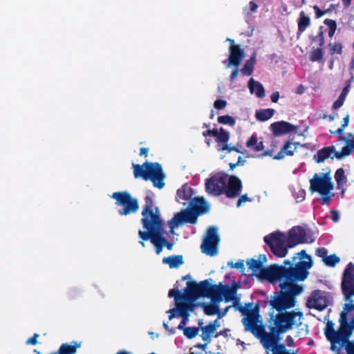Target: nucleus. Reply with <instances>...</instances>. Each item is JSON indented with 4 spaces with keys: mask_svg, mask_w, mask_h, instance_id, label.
<instances>
[{
    "mask_svg": "<svg viewBox=\"0 0 354 354\" xmlns=\"http://www.w3.org/2000/svg\"><path fill=\"white\" fill-rule=\"evenodd\" d=\"M233 307L238 310L245 317L242 319V323L245 330L251 332L254 335L260 339L261 343L266 335H274L272 333H267L264 330L262 324V319L259 315L258 308L253 307L252 303L246 304L242 306L240 304V297H237L236 292L234 294L233 299Z\"/></svg>",
    "mask_w": 354,
    "mask_h": 354,
    "instance_id": "obj_5",
    "label": "nucleus"
},
{
    "mask_svg": "<svg viewBox=\"0 0 354 354\" xmlns=\"http://www.w3.org/2000/svg\"><path fill=\"white\" fill-rule=\"evenodd\" d=\"M348 122L349 115L346 114L343 118V124L341 127L338 128L335 131H331L333 133L338 134L339 136V140L344 141L346 144L339 153L336 154V158L337 160L343 159L346 156H349L354 151V135L350 133H348L346 137L342 136L344 129L348 126Z\"/></svg>",
    "mask_w": 354,
    "mask_h": 354,
    "instance_id": "obj_12",
    "label": "nucleus"
},
{
    "mask_svg": "<svg viewBox=\"0 0 354 354\" xmlns=\"http://www.w3.org/2000/svg\"><path fill=\"white\" fill-rule=\"evenodd\" d=\"M313 42H315L319 47L322 48L325 44L324 34V26H321L319 28L318 34L311 38Z\"/></svg>",
    "mask_w": 354,
    "mask_h": 354,
    "instance_id": "obj_36",
    "label": "nucleus"
},
{
    "mask_svg": "<svg viewBox=\"0 0 354 354\" xmlns=\"http://www.w3.org/2000/svg\"><path fill=\"white\" fill-rule=\"evenodd\" d=\"M193 194L192 187L187 184H185L176 192V201L184 205L186 204L189 205L190 201L193 199Z\"/></svg>",
    "mask_w": 354,
    "mask_h": 354,
    "instance_id": "obj_22",
    "label": "nucleus"
},
{
    "mask_svg": "<svg viewBox=\"0 0 354 354\" xmlns=\"http://www.w3.org/2000/svg\"><path fill=\"white\" fill-rule=\"evenodd\" d=\"M147 153H148V149L147 148H142L140 149V155H141V156H142V155L147 156Z\"/></svg>",
    "mask_w": 354,
    "mask_h": 354,
    "instance_id": "obj_64",
    "label": "nucleus"
},
{
    "mask_svg": "<svg viewBox=\"0 0 354 354\" xmlns=\"http://www.w3.org/2000/svg\"><path fill=\"white\" fill-rule=\"evenodd\" d=\"M344 100H345V98H344L343 96L342 97L339 96L337 100L333 103V108L334 109H337L340 108L343 105Z\"/></svg>",
    "mask_w": 354,
    "mask_h": 354,
    "instance_id": "obj_47",
    "label": "nucleus"
},
{
    "mask_svg": "<svg viewBox=\"0 0 354 354\" xmlns=\"http://www.w3.org/2000/svg\"><path fill=\"white\" fill-rule=\"evenodd\" d=\"M176 307L171 309H169L168 311H167V313H169V319L171 320L173 318L177 317V315L178 313V309L177 306V303L175 302Z\"/></svg>",
    "mask_w": 354,
    "mask_h": 354,
    "instance_id": "obj_44",
    "label": "nucleus"
},
{
    "mask_svg": "<svg viewBox=\"0 0 354 354\" xmlns=\"http://www.w3.org/2000/svg\"><path fill=\"white\" fill-rule=\"evenodd\" d=\"M141 223L145 231L139 230V237L143 241L150 240L156 248L157 254H160L165 246L171 250L174 243L167 241L163 236V223L159 209L153 205L151 199L146 197V205L142 211Z\"/></svg>",
    "mask_w": 354,
    "mask_h": 354,
    "instance_id": "obj_3",
    "label": "nucleus"
},
{
    "mask_svg": "<svg viewBox=\"0 0 354 354\" xmlns=\"http://www.w3.org/2000/svg\"><path fill=\"white\" fill-rule=\"evenodd\" d=\"M324 52L322 48H317L312 50L310 54V60L311 62H321L323 59Z\"/></svg>",
    "mask_w": 354,
    "mask_h": 354,
    "instance_id": "obj_35",
    "label": "nucleus"
},
{
    "mask_svg": "<svg viewBox=\"0 0 354 354\" xmlns=\"http://www.w3.org/2000/svg\"><path fill=\"white\" fill-rule=\"evenodd\" d=\"M335 178L337 184V188L340 189L347 181V178L344 175V171L342 168L338 169L335 174Z\"/></svg>",
    "mask_w": 354,
    "mask_h": 354,
    "instance_id": "obj_34",
    "label": "nucleus"
},
{
    "mask_svg": "<svg viewBox=\"0 0 354 354\" xmlns=\"http://www.w3.org/2000/svg\"><path fill=\"white\" fill-rule=\"evenodd\" d=\"M162 263L168 265L170 268H178L184 263L182 255H171L162 259Z\"/></svg>",
    "mask_w": 354,
    "mask_h": 354,
    "instance_id": "obj_28",
    "label": "nucleus"
},
{
    "mask_svg": "<svg viewBox=\"0 0 354 354\" xmlns=\"http://www.w3.org/2000/svg\"><path fill=\"white\" fill-rule=\"evenodd\" d=\"M227 104V102L224 100L218 99L214 103V106L217 110L223 109Z\"/></svg>",
    "mask_w": 354,
    "mask_h": 354,
    "instance_id": "obj_43",
    "label": "nucleus"
},
{
    "mask_svg": "<svg viewBox=\"0 0 354 354\" xmlns=\"http://www.w3.org/2000/svg\"><path fill=\"white\" fill-rule=\"evenodd\" d=\"M218 121L220 123L228 124L230 126H232L234 124V120L229 115L219 116L218 118Z\"/></svg>",
    "mask_w": 354,
    "mask_h": 354,
    "instance_id": "obj_41",
    "label": "nucleus"
},
{
    "mask_svg": "<svg viewBox=\"0 0 354 354\" xmlns=\"http://www.w3.org/2000/svg\"><path fill=\"white\" fill-rule=\"evenodd\" d=\"M287 234L289 248H291L300 243H309L314 241V239L299 226L292 227Z\"/></svg>",
    "mask_w": 354,
    "mask_h": 354,
    "instance_id": "obj_16",
    "label": "nucleus"
},
{
    "mask_svg": "<svg viewBox=\"0 0 354 354\" xmlns=\"http://www.w3.org/2000/svg\"><path fill=\"white\" fill-rule=\"evenodd\" d=\"M298 29L297 37L301 35L310 25V18L307 16L304 11L300 12L297 19Z\"/></svg>",
    "mask_w": 354,
    "mask_h": 354,
    "instance_id": "obj_29",
    "label": "nucleus"
},
{
    "mask_svg": "<svg viewBox=\"0 0 354 354\" xmlns=\"http://www.w3.org/2000/svg\"><path fill=\"white\" fill-rule=\"evenodd\" d=\"M202 321H199L198 325L201 326L202 333L201 337L202 339L206 342V344L210 343L212 340V336L215 333V328L209 324L205 326H202Z\"/></svg>",
    "mask_w": 354,
    "mask_h": 354,
    "instance_id": "obj_30",
    "label": "nucleus"
},
{
    "mask_svg": "<svg viewBox=\"0 0 354 354\" xmlns=\"http://www.w3.org/2000/svg\"><path fill=\"white\" fill-rule=\"evenodd\" d=\"M203 136H209L214 137L218 142V151L227 150L229 152L232 151H236L239 152V151L236 148L229 147L228 145H227V142L229 140V133L225 131L223 128H221L219 130H207L203 132Z\"/></svg>",
    "mask_w": 354,
    "mask_h": 354,
    "instance_id": "obj_18",
    "label": "nucleus"
},
{
    "mask_svg": "<svg viewBox=\"0 0 354 354\" xmlns=\"http://www.w3.org/2000/svg\"><path fill=\"white\" fill-rule=\"evenodd\" d=\"M286 342L288 346H294V339H292V337L291 336H290V335L287 336Z\"/></svg>",
    "mask_w": 354,
    "mask_h": 354,
    "instance_id": "obj_57",
    "label": "nucleus"
},
{
    "mask_svg": "<svg viewBox=\"0 0 354 354\" xmlns=\"http://www.w3.org/2000/svg\"><path fill=\"white\" fill-rule=\"evenodd\" d=\"M305 89H306V88L302 84H300L297 87L296 93L297 94L301 95V94L304 93V92L305 91Z\"/></svg>",
    "mask_w": 354,
    "mask_h": 354,
    "instance_id": "obj_59",
    "label": "nucleus"
},
{
    "mask_svg": "<svg viewBox=\"0 0 354 354\" xmlns=\"http://www.w3.org/2000/svg\"><path fill=\"white\" fill-rule=\"evenodd\" d=\"M273 115V112H256V118L258 120L264 122L270 118H271Z\"/></svg>",
    "mask_w": 354,
    "mask_h": 354,
    "instance_id": "obj_40",
    "label": "nucleus"
},
{
    "mask_svg": "<svg viewBox=\"0 0 354 354\" xmlns=\"http://www.w3.org/2000/svg\"><path fill=\"white\" fill-rule=\"evenodd\" d=\"M242 188V182L236 176H228L225 193L229 198H234L239 194Z\"/></svg>",
    "mask_w": 354,
    "mask_h": 354,
    "instance_id": "obj_21",
    "label": "nucleus"
},
{
    "mask_svg": "<svg viewBox=\"0 0 354 354\" xmlns=\"http://www.w3.org/2000/svg\"><path fill=\"white\" fill-rule=\"evenodd\" d=\"M328 53L330 55H334L335 54L342 55L343 52V45L341 42H330L328 44Z\"/></svg>",
    "mask_w": 354,
    "mask_h": 354,
    "instance_id": "obj_33",
    "label": "nucleus"
},
{
    "mask_svg": "<svg viewBox=\"0 0 354 354\" xmlns=\"http://www.w3.org/2000/svg\"><path fill=\"white\" fill-rule=\"evenodd\" d=\"M163 327L165 328V329L167 331L169 332L170 334H174L175 333L176 330L174 328H169V326H168V324L166 323V322H163Z\"/></svg>",
    "mask_w": 354,
    "mask_h": 354,
    "instance_id": "obj_60",
    "label": "nucleus"
},
{
    "mask_svg": "<svg viewBox=\"0 0 354 354\" xmlns=\"http://www.w3.org/2000/svg\"><path fill=\"white\" fill-rule=\"evenodd\" d=\"M246 146L254 151H260L263 149L261 141L259 142L256 136H252L246 142Z\"/></svg>",
    "mask_w": 354,
    "mask_h": 354,
    "instance_id": "obj_32",
    "label": "nucleus"
},
{
    "mask_svg": "<svg viewBox=\"0 0 354 354\" xmlns=\"http://www.w3.org/2000/svg\"><path fill=\"white\" fill-rule=\"evenodd\" d=\"M328 304L329 299L327 292L321 290L313 292L307 301V306L309 308H315L318 310H324Z\"/></svg>",
    "mask_w": 354,
    "mask_h": 354,
    "instance_id": "obj_19",
    "label": "nucleus"
},
{
    "mask_svg": "<svg viewBox=\"0 0 354 354\" xmlns=\"http://www.w3.org/2000/svg\"><path fill=\"white\" fill-rule=\"evenodd\" d=\"M111 197L116 201V205L122 206V208L118 210L120 215H128L135 213L139 208L137 199L132 198L127 192H114Z\"/></svg>",
    "mask_w": 354,
    "mask_h": 354,
    "instance_id": "obj_11",
    "label": "nucleus"
},
{
    "mask_svg": "<svg viewBox=\"0 0 354 354\" xmlns=\"http://www.w3.org/2000/svg\"><path fill=\"white\" fill-rule=\"evenodd\" d=\"M339 153L335 151L334 146H330L319 150L314 156V159L317 162H322L328 158H336V154Z\"/></svg>",
    "mask_w": 354,
    "mask_h": 354,
    "instance_id": "obj_24",
    "label": "nucleus"
},
{
    "mask_svg": "<svg viewBox=\"0 0 354 354\" xmlns=\"http://www.w3.org/2000/svg\"><path fill=\"white\" fill-rule=\"evenodd\" d=\"M299 145V142L297 143H291L290 142H287L283 145L281 151L275 156L276 159H281L284 157V156H292L294 151L297 149V146Z\"/></svg>",
    "mask_w": 354,
    "mask_h": 354,
    "instance_id": "obj_31",
    "label": "nucleus"
},
{
    "mask_svg": "<svg viewBox=\"0 0 354 354\" xmlns=\"http://www.w3.org/2000/svg\"><path fill=\"white\" fill-rule=\"evenodd\" d=\"M219 241L217 228L210 227L207 230L201 245L202 252L211 257L216 255Z\"/></svg>",
    "mask_w": 354,
    "mask_h": 354,
    "instance_id": "obj_13",
    "label": "nucleus"
},
{
    "mask_svg": "<svg viewBox=\"0 0 354 354\" xmlns=\"http://www.w3.org/2000/svg\"><path fill=\"white\" fill-rule=\"evenodd\" d=\"M229 52V57L223 62V64L227 68H230L231 66L239 67L245 57L244 49L241 48L239 45L230 46Z\"/></svg>",
    "mask_w": 354,
    "mask_h": 354,
    "instance_id": "obj_20",
    "label": "nucleus"
},
{
    "mask_svg": "<svg viewBox=\"0 0 354 354\" xmlns=\"http://www.w3.org/2000/svg\"><path fill=\"white\" fill-rule=\"evenodd\" d=\"M177 306H178V308H179L177 317H182V320H181L180 323L179 324V325L178 326V328L181 330L184 329L185 328H186L185 325L189 320V312L192 311L194 308H190L189 306H183V305L178 306L177 304Z\"/></svg>",
    "mask_w": 354,
    "mask_h": 354,
    "instance_id": "obj_26",
    "label": "nucleus"
},
{
    "mask_svg": "<svg viewBox=\"0 0 354 354\" xmlns=\"http://www.w3.org/2000/svg\"><path fill=\"white\" fill-rule=\"evenodd\" d=\"M272 102H277L279 99V93L278 91L274 92L270 96Z\"/></svg>",
    "mask_w": 354,
    "mask_h": 354,
    "instance_id": "obj_54",
    "label": "nucleus"
},
{
    "mask_svg": "<svg viewBox=\"0 0 354 354\" xmlns=\"http://www.w3.org/2000/svg\"><path fill=\"white\" fill-rule=\"evenodd\" d=\"M297 127L284 121L274 122L270 125V129L276 136H279L293 131Z\"/></svg>",
    "mask_w": 354,
    "mask_h": 354,
    "instance_id": "obj_23",
    "label": "nucleus"
},
{
    "mask_svg": "<svg viewBox=\"0 0 354 354\" xmlns=\"http://www.w3.org/2000/svg\"><path fill=\"white\" fill-rule=\"evenodd\" d=\"M39 337V335L35 333L33 337L29 338L26 341V344H32L35 345L37 343V338Z\"/></svg>",
    "mask_w": 354,
    "mask_h": 354,
    "instance_id": "obj_52",
    "label": "nucleus"
},
{
    "mask_svg": "<svg viewBox=\"0 0 354 354\" xmlns=\"http://www.w3.org/2000/svg\"><path fill=\"white\" fill-rule=\"evenodd\" d=\"M333 188L330 171L315 174L310 180V190L321 195L323 204H328L333 196Z\"/></svg>",
    "mask_w": 354,
    "mask_h": 354,
    "instance_id": "obj_8",
    "label": "nucleus"
},
{
    "mask_svg": "<svg viewBox=\"0 0 354 354\" xmlns=\"http://www.w3.org/2000/svg\"><path fill=\"white\" fill-rule=\"evenodd\" d=\"M133 174L136 178H142L152 181L154 187L162 189L165 186V175L160 164L145 162L142 165H133Z\"/></svg>",
    "mask_w": 354,
    "mask_h": 354,
    "instance_id": "obj_7",
    "label": "nucleus"
},
{
    "mask_svg": "<svg viewBox=\"0 0 354 354\" xmlns=\"http://www.w3.org/2000/svg\"><path fill=\"white\" fill-rule=\"evenodd\" d=\"M229 331H230V330H228V329H225V330H221L218 333H217L216 335V337H218L219 335L227 336V334H228Z\"/></svg>",
    "mask_w": 354,
    "mask_h": 354,
    "instance_id": "obj_62",
    "label": "nucleus"
},
{
    "mask_svg": "<svg viewBox=\"0 0 354 354\" xmlns=\"http://www.w3.org/2000/svg\"><path fill=\"white\" fill-rule=\"evenodd\" d=\"M217 316H218V318L216 319H215L213 322L209 323V324L212 325V326L215 328V330H216L217 328L221 326V322L219 321L220 318L218 317V315H217Z\"/></svg>",
    "mask_w": 354,
    "mask_h": 354,
    "instance_id": "obj_53",
    "label": "nucleus"
},
{
    "mask_svg": "<svg viewBox=\"0 0 354 354\" xmlns=\"http://www.w3.org/2000/svg\"><path fill=\"white\" fill-rule=\"evenodd\" d=\"M183 335L188 339L195 337L198 333V328L196 327H186L182 330Z\"/></svg>",
    "mask_w": 354,
    "mask_h": 354,
    "instance_id": "obj_39",
    "label": "nucleus"
},
{
    "mask_svg": "<svg viewBox=\"0 0 354 354\" xmlns=\"http://www.w3.org/2000/svg\"><path fill=\"white\" fill-rule=\"evenodd\" d=\"M280 292H274L269 301L270 305L278 311L271 326V331L278 337L281 333H286L301 326L304 319V315L301 311L297 310L287 311L295 307V297L301 293L302 288L297 284L282 283L280 285Z\"/></svg>",
    "mask_w": 354,
    "mask_h": 354,
    "instance_id": "obj_2",
    "label": "nucleus"
},
{
    "mask_svg": "<svg viewBox=\"0 0 354 354\" xmlns=\"http://www.w3.org/2000/svg\"><path fill=\"white\" fill-rule=\"evenodd\" d=\"M313 9L315 12V18L319 19L326 15V12L324 10H322L317 5H315L313 6Z\"/></svg>",
    "mask_w": 354,
    "mask_h": 354,
    "instance_id": "obj_48",
    "label": "nucleus"
},
{
    "mask_svg": "<svg viewBox=\"0 0 354 354\" xmlns=\"http://www.w3.org/2000/svg\"><path fill=\"white\" fill-rule=\"evenodd\" d=\"M249 7H250V12H256L258 8L257 4L252 1L249 3Z\"/></svg>",
    "mask_w": 354,
    "mask_h": 354,
    "instance_id": "obj_55",
    "label": "nucleus"
},
{
    "mask_svg": "<svg viewBox=\"0 0 354 354\" xmlns=\"http://www.w3.org/2000/svg\"><path fill=\"white\" fill-rule=\"evenodd\" d=\"M263 240L276 257L283 258L287 255L290 248L287 234L274 232L264 236Z\"/></svg>",
    "mask_w": 354,
    "mask_h": 354,
    "instance_id": "obj_10",
    "label": "nucleus"
},
{
    "mask_svg": "<svg viewBox=\"0 0 354 354\" xmlns=\"http://www.w3.org/2000/svg\"><path fill=\"white\" fill-rule=\"evenodd\" d=\"M337 6L335 4H330L329 6V7L324 10L326 12V14L331 12L334 11L335 10H336Z\"/></svg>",
    "mask_w": 354,
    "mask_h": 354,
    "instance_id": "obj_58",
    "label": "nucleus"
},
{
    "mask_svg": "<svg viewBox=\"0 0 354 354\" xmlns=\"http://www.w3.org/2000/svg\"><path fill=\"white\" fill-rule=\"evenodd\" d=\"M257 260L260 261L261 262V265L263 266V263L266 262L267 258L265 254H261L259 256V258Z\"/></svg>",
    "mask_w": 354,
    "mask_h": 354,
    "instance_id": "obj_61",
    "label": "nucleus"
},
{
    "mask_svg": "<svg viewBox=\"0 0 354 354\" xmlns=\"http://www.w3.org/2000/svg\"><path fill=\"white\" fill-rule=\"evenodd\" d=\"M340 259L336 256L335 254H331L327 256L325 259H324L323 262L329 267H334L338 263H339Z\"/></svg>",
    "mask_w": 354,
    "mask_h": 354,
    "instance_id": "obj_38",
    "label": "nucleus"
},
{
    "mask_svg": "<svg viewBox=\"0 0 354 354\" xmlns=\"http://www.w3.org/2000/svg\"><path fill=\"white\" fill-rule=\"evenodd\" d=\"M256 57L257 53L254 52L250 59L245 62L243 66L240 70V72L243 75L250 76L252 75L254 70V66L257 62Z\"/></svg>",
    "mask_w": 354,
    "mask_h": 354,
    "instance_id": "obj_27",
    "label": "nucleus"
},
{
    "mask_svg": "<svg viewBox=\"0 0 354 354\" xmlns=\"http://www.w3.org/2000/svg\"><path fill=\"white\" fill-rule=\"evenodd\" d=\"M280 337L274 335H266L263 340L262 345L267 354H288L283 344H278Z\"/></svg>",
    "mask_w": 354,
    "mask_h": 354,
    "instance_id": "obj_17",
    "label": "nucleus"
},
{
    "mask_svg": "<svg viewBox=\"0 0 354 354\" xmlns=\"http://www.w3.org/2000/svg\"><path fill=\"white\" fill-rule=\"evenodd\" d=\"M341 288L342 293L344 296L345 300L348 303L345 304L343 307V310L345 311L346 306V313L345 318H347V315L351 310H354V263L350 262L346 266L342 277Z\"/></svg>",
    "mask_w": 354,
    "mask_h": 354,
    "instance_id": "obj_9",
    "label": "nucleus"
},
{
    "mask_svg": "<svg viewBox=\"0 0 354 354\" xmlns=\"http://www.w3.org/2000/svg\"><path fill=\"white\" fill-rule=\"evenodd\" d=\"M248 86L252 94H255L259 98H263L266 95L265 89L263 85L258 81H255L253 78H250L248 81Z\"/></svg>",
    "mask_w": 354,
    "mask_h": 354,
    "instance_id": "obj_25",
    "label": "nucleus"
},
{
    "mask_svg": "<svg viewBox=\"0 0 354 354\" xmlns=\"http://www.w3.org/2000/svg\"><path fill=\"white\" fill-rule=\"evenodd\" d=\"M236 293V288L228 285H223L221 283L216 285H211L207 280L201 281L200 283L188 282L183 292L178 290L171 289L169 291L168 296L174 297L177 304L194 307V302L201 296L210 298L209 302L203 303L201 306L205 315L212 316L218 315L219 318L224 317L231 306H227L223 310H221L220 304L222 301L225 303L233 299Z\"/></svg>",
    "mask_w": 354,
    "mask_h": 354,
    "instance_id": "obj_1",
    "label": "nucleus"
},
{
    "mask_svg": "<svg viewBox=\"0 0 354 354\" xmlns=\"http://www.w3.org/2000/svg\"><path fill=\"white\" fill-rule=\"evenodd\" d=\"M238 73H239V68H238V67H234V68L232 71V73L230 74V81L231 82H234L235 79L237 77Z\"/></svg>",
    "mask_w": 354,
    "mask_h": 354,
    "instance_id": "obj_50",
    "label": "nucleus"
},
{
    "mask_svg": "<svg viewBox=\"0 0 354 354\" xmlns=\"http://www.w3.org/2000/svg\"><path fill=\"white\" fill-rule=\"evenodd\" d=\"M349 87H350V85L349 84H347L342 90L341 94L339 95V96L342 97L344 98H346L348 91H349Z\"/></svg>",
    "mask_w": 354,
    "mask_h": 354,
    "instance_id": "obj_56",
    "label": "nucleus"
},
{
    "mask_svg": "<svg viewBox=\"0 0 354 354\" xmlns=\"http://www.w3.org/2000/svg\"><path fill=\"white\" fill-rule=\"evenodd\" d=\"M227 265L232 268L243 269L244 268V262L243 260H239L235 263L230 261L227 263Z\"/></svg>",
    "mask_w": 354,
    "mask_h": 354,
    "instance_id": "obj_45",
    "label": "nucleus"
},
{
    "mask_svg": "<svg viewBox=\"0 0 354 354\" xmlns=\"http://www.w3.org/2000/svg\"><path fill=\"white\" fill-rule=\"evenodd\" d=\"M327 254L328 251L324 248H320L316 250V254L318 257H321L322 259V261H324V259L326 258V257L328 256Z\"/></svg>",
    "mask_w": 354,
    "mask_h": 354,
    "instance_id": "obj_46",
    "label": "nucleus"
},
{
    "mask_svg": "<svg viewBox=\"0 0 354 354\" xmlns=\"http://www.w3.org/2000/svg\"><path fill=\"white\" fill-rule=\"evenodd\" d=\"M284 266L276 264L277 270L274 275V283L295 284V282L304 281L309 274L308 270L313 266L312 258L305 250L295 254L292 257V263L289 260L283 262Z\"/></svg>",
    "mask_w": 354,
    "mask_h": 354,
    "instance_id": "obj_4",
    "label": "nucleus"
},
{
    "mask_svg": "<svg viewBox=\"0 0 354 354\" xmlns=\"http://www.w3.org/2000/svg\"><path fill=\"white\" fill-rule=\"evenodd\" d=\"M227 181V174L218 173L207 179L205 183L207 192L214 196H218L225 192Z\"/></svg>",
    "mask_w": 354,
    "mask_h": 354,
    "instance_id": "obj_15",
    "label": "nucleus"
},
{
    "mask_svg": "<svg viewBox=\"0 0 354 354\" xmlns=\"http://www.w3.org/2000/svg\"><path fill=\"white\" fill-rule=\"evenodd\" d=\"M340 218V214L337 210H333L331 211V219L334 222H338Z\"/></svg>",
    "mask_w": 354,
    "mask_h": 354,
    "instance_id": "obj_49",
    "label": "nucleus"
},
{
    "mask_svg": "<svg viewBox=\"0 0 354 354\" xmlns=\"http://www.w3.org/2000/svg\"><path fill=\"white\" fill-rule=\"evenodd\" d=\"M305 198H306V191L303 189H299L295 194V198L297 201V202H301L305 199Z\"/></svg>",
    "mask_w": 354,
    "mask_h": 354,
    "instance_id": "obj_42",
    "label": "nucleus"
},
{
    "mask_svg": "<svg viewBox=\"0 0 354 354\" xmlns=\"http://www.w3.org/2000/svg\"><path fill=\"white\" fill-rule=\"evenodd\" d=\"M324 24L328 27V36L329 37H333L335 31L337 30V23L333 19H326L324 21Z\"/></svg>",
    "mask_w": 354,
    "mask_h": 354,
    "instance_id": "obj_37",
    "label": "nucleus"
},
{
    "mask_svg": "<svg viewBox=\"0 0 354 354\" xmlns=\"http://www.w3.org/2000/svg\"><path fill=\"white\" fill-rule=\"evenodd\" d=\"M249 269L252 271V274L257 275L261 279H266L268 281L274 283V275L277 272L276 264L270 266L268 268H263L261 262L257 259H251L247 261Z\"/></svg>",
    "mask_w": 354,
    "mask_h": 354,
    "instance_id": "obj_14",
    "label": "nucleus"
},
{
    "mask_svg": "<svg viewBox=\"0 0 354 354\" xmlns=\"http://www.w3.org/2000/svg\"><path fill=\"white\" fill-rule=\"evenodd\" d=\"M250 199L248 197L247 194L242 195L237 201L236 206L240 207L243 203L246 201H249Z\"/></svg>",
    "mask_w": 354,
    "mask_h": 354,
    "instance_id": "obj_51",
    "label": "nucleus"
},
{
    "mask_svg": "<svg viewBox=\"0 0 354 354\" xmlns=\"http://www.w3.org/2000/svg\"><path fill=\"white\" fill-rule=\"evenodd\" d=\"M189 209L182 210L176 214L173 218L168 221L170 234H174V229L182 226L185 223H196L197 217L195 214L207 213L209 209V205L203 198L194 197L189 202Z\"/></svg>",
    "mask_w": 354,
    "mask_h": 354,
    "instance_id": "obj_6",
    "label": "nucleus"
},
{
    "mask_svg": "<svg viewBox=\"0 0 354 354\" xmlns=\"http://www.w3.org/2000/svg\"><path fill=\"white\" fill-rule=\"evenodd\" d=\"M342 3L345 8H348L352 2V0H342Z\"/></svg>",
    "mask_w": 354,
    "mask_h": 354,
    "instance_id": "obj_63",
    "label": "nucleus"
}]
</instances>
